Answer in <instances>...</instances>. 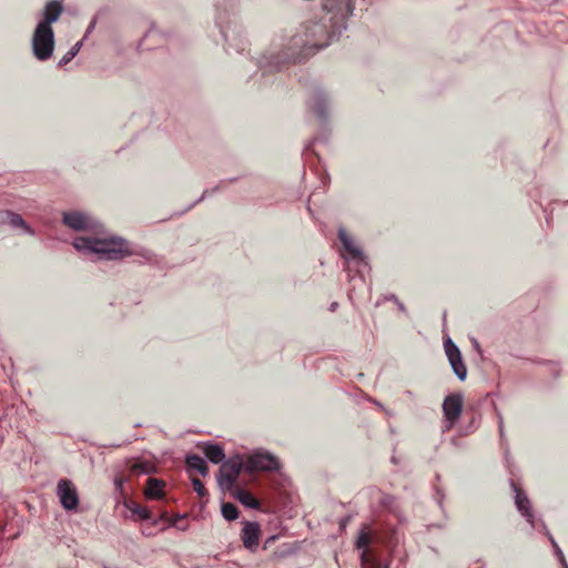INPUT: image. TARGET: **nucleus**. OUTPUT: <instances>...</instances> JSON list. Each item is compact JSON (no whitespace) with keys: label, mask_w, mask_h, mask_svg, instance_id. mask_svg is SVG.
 <instances>
[{"label":"nucleus","mask_w":568,"mask_h":568,"mask_svg":"<svg viewBox=\"0 0 568 568\" xmlns=\"http://www.w3.org/2000/svg\"><path fill=\"white\" fill-rule=\"evenodd\" d=\"M323 10L318 20L304 22L285 43L273 44L262 54L256 63L262 78L304 62L337 40L353 14L354 0H324Z\"/></svg>","instance_id":"1"},{"label":"nucleus","mask_w":568,"mask_h":568,"mask_svg":"<svg viewBox=\"0 0 568 568\" xmlns=\"http://www.w3.org/2000/svg\"><path fill=\"white\" fill-rule=\"evenodd\" d=\"M73 247L84 255L97 254L102 260L120 261L124 257L139 255L144 260L150 261L152 253L148 250L136 251L131 247L130 243L120 236L110 237H94V236H78L72 243Z\"/></svg>","instance_id":"2"},{"label":"nucleus","mask_w":568,"mask_h":568,"mask_svg":"<svg viewBox=\"0 0 568 568\" xmlns=\"http://www.w3.org/2000/svg\"><path fill=\"white\" fill-rule=\"evenodd\" d=\"M215 24L225 42V50H234L237 53H243L248 45L246 38L243 37V28L235 19H230L219 14Z\"/></svg>","instance_id":"3"},{"label":"nucleus","mask_w":568,"mask_h":568,"mask_svg":"<svg viewBox=\"0 0 568 568\" xmlns=\"http://www.w3.org/2000/svg\"><path fill=\"white\" fill-rule=\"evenodd\" d=\"M333 99L329 92L322 87H314L306 100L307 111L313 113L323 130L329 125Z\"/></svg>","instance_id":"4"},{"label":"nucleus","mask_w":568,"mask_h":568,"mask_svg":"<svg viewBox=\"0 0 568 568\" xmlns=\"http://www.w3.org/2000/svg\"><path fill=\"white\" fill-rule=\"evenodd\" d=\"M374 536L368 525H363L355 540V548L361 551L359 560L362 568H389V562H383L379 556L369 549Z\"/></svg>","instance_id":"5"},{"label":"nucleus","mask_w":568,"mask_h":568,"mask_svg":"<svg viewBox=\"0 0 568 568\" xmlns=\"http://www.w3.org/2000/svg\"><path fill=\"white\" fill-rule=\"evenodd\" d=\"M54 51V31L37 26L32 34V53L39 61L49 60Z\"/></svg>","instance_id":"6"},{"label":"nucleus","mask_w":568,"mask_h":568,"mask_svg":"<svg viewBox=\"0 0 568 568\" xmlns=\"http://www.w3.org/2000/svg\"><path fill=\"white\" fill-rule=\"evenodd\" d=\"M280 462L275 455L264 449H256L246 457V473H272L280 469Z\"/></svg>","instance_id":"7"},{"label":"nucleus","mask_w":568,"mask_h":568,"mask_svg":"<svg viewBox=\"0 0 568 568\" xmlns=\"http://www.w3.org/2000/svg\"><path fill=\"white\" fill-rule=\"evenodd\" d=\"M464 406V396L462 393H450L443 400V414L445 417L444 432L449 430L459 420Z\"/></svg>","instance_id":"8"},{"label":"nucleus","mask_w":568,"mask_h":568,"mask_svg":"<svg viewBox=\"0 0 568 568\" xmlns=\"http://www.w3.org/2000/svg\"><path fill=\"white\" fill-rule=\"evenodd\" d=\"M510 487L515 494L514 499L516 509L532 529L536 528L537 519L532 510L531 501L527 494L514 479H510Z\"/></svg>","instance_id":"9"},{"label":"nucleus","mask_w":568,"mask_h":568,"mask_svg":"<svg viewBox=\"0 0 568 568\" xmlns=\"http://www.w3.org/2000/svg\"><path fill=\"white\" fill-rule=\"evenodd\" d=\"M444 349L456 377L460 382L465 381L467 378V367L464 363L459 347L453 342L450 337H447L444 339Z\"/></svg>","instance_id":"10"},{"label":"nucleus","mask_w":568,"mask_h":568,"mask_svg":"<svg viewBox=\"0 0 568 568\" xmlns=\"http://www.w3.org/2000/svg\"><path fill=\"white\" fill-rule=\"evenodd\" d=\"M62 223L75 232L95 230L97 221L87 213L69 211L62 214Z\"/></svg>","instance_id":"11"},{"label":"nucleus","mask_w":568,"mask_h":568,"mask_svg":"<svg viewBox=\"0 0 568 568\" xmlns=\"http://www.w3.org/2000/svg\"><path fill=\"white\" fill-rule=\"evenodd\" d=\"M57 495L61 506L68 510H75L79 506V495L74 484L67 478H62L57 485Z\"/></svg>","instance_id":"12"},{"label":"nucleus","mask_w":568,"mask_h":568,"mask_svg":"<svg viewBox=\"0 0 568 568\" xmlns=\"http://www.w3.org/2000/svg\"><path fill=\"white\" fill-rule=\"evenodd\" d=\"M337 237L349 258L358 261V265L368 266L367 257L364 252L355 245L353 239L343 226L338 227Z\"/></svg>","instance_id":"13"},{"label":"nucleus","mask_w":568,"mask_h":568,"mask_svg":"<svg viewBox=\"0 0 568 568\" xmlns=\"http://www.w3.org/2000/svg\"><path fill=\"white\" fill-rule=\"evenodd\" d=\"M337 237L349 258L358 261V265L368 266L367 257L364 252L355 245L353 239L343 226L338 227Z\"/></svg>","instance_id":"14"},{"label":"nucleus","mask_w":568,"mask_h":568,"mask_svg":"<svg viewBox=\"0 0 568 568\" xmlns=\"http://www.w3.org/2000/svg\"><path fill=\"white\" fill-rule=\"evenodd\" d=\"M375 538L387 548L389 557L392 558L399 545L398 528L396 526L385 524L378 529Z\"/></svg>","instance_id":"15"},{"label":"nucleus","mask_w":568,"mask_h":568,"mask_svg":"<svg viewBox=\"0 0 568 568\" xmlns=\"http://www.w3.org/2000/svg\"><path fill=\"white\" fill-rule=\"evenodd\" d=\"M261 536V527L256 521H245L244 527L242 529L241 539L243 541V546L250 550L254 551L260 544Z\"/></svg>","instance_id":"16"},{"label":"nucleus","mask_w":568,"mask_h":568,"mask_svg":"<svg viewBox=\"0 0 568 568\" xmlns=\"http://www.w3.org/2000/svg\"><path fill=\"white\" fill-rule=\"evenodd\" d=\"M63 11V6L60 0H51L47 2L42 11V19L37 26L45 29H53L52 23L57 22Z\"/></svg>","instance_id":"17"},{"label":"nucleus","mask_w":568,"mask_h":568,"mask_svg":"<svg viewBox=\"0 0 568 568\" xmlns=\"http://www.w3.org/2000/svg\"><path fill=\"white\" fill-rule=\"evenodd\" d=\"M8 223L13 229L22 227L26 234L34 235V230L28 225L21 214L10 210L0 211V224Z\"/></svg>","instance_id":"18"},{"label":"nucleus","mask_w":568,"mask_h":568,"mask_svg":"<svg viewBox=\"0 0 568 568\" xmlns=\"http://www.w3.org/2000/svg\"><path fill=\"white\" fill-rule=\"evenodd\" d=\"M197 447L203 450L205 458L212 464H221L225 459L224 448L221 444L213 442L199 443Z\"/></svg>","instance_id":"19"},{"label":"nucleus","mask_w":568,"mask_h":568,"mask_svg":"<svg viewBox=\"0 0 568 568\" xmlns=\"http://www.w3.org/2000/svg\"><path fill=\"white\" fill-rule=\"evenodd\" d=\"M185 466L187 471H197L203 477L209 474L207 463L197 454H186Z\"/></svg>","instance_id":"20"},{"label":"nucleus","mask_w":568,"mask_h":568,"mask_svg":"<svg viewBox=\"0 0 568 568\" xmlns=\"http://www.w3.org/2000/svg\"><path fill=\"white\" fill-rule=\"evenodd\" d=\"M165 483L162 479L149 477L144 495L148 499H161L164 497Z\"/></svg>","instance_id":"21"},{"label":"nucleus","mask_w":568,"mask_h":568,"mask_svg":"<svg viewBox=\"0 0 568 568\" xmlns=\"http://www.w3.org/2000/svg\"><path fill=\"white\" fill-rule=\"evenodd\" d=\"M231 495L239 500L243 506L251 508V509H260L261 503L258 499H256L252 494H250L247 490H245L242 487H235Z\"/></svg>","instance_id":"22"},{"label":"nucleus","mask_w":568,"mask_h":568,"mask_svg":"<svg viewBox=\"0 0 568 568\" xmlns=\"http://www.w3.org/2000/svg\"><path fill=\"white\" fill-rule=\"evenodd\" d=\"M222 467H225L229 473L239 478L243 470L246 471V458L243 459L242 456L235 455L227 460L224 459Z\"/></svg>","instance_id":"23"},{"label":"nucleus","mask_w":568,"mask_h":568,"mask_svg":"<svg viewBox=\"0 0 568 568\" xmlns=\"http://www.w3.org/2000/svg\"><path fill=\"white\" fill-rule=\"evenodd\" d=\"M216 480L222 489L232 491L235 483L237 481V477L229 473L225 467L221 466L216 476Z\"/></svg>","instance_id":"24"},{"label":"nucleus","mask_w":568,"mask_h":568,"mask_svg":"<svg viewBox=\"0 0 568 568\" xmlns=\"http://www.w3.org/2000/svg\"><path fill=\"white\" fill-rule=\"evenodd\" d=\"M131 470L135 474L150 475L156 471V466L152 462L138 459L131 465Z\"/></svg>","instance_id":"25"},{"label":"nucleus","mask_w":568,"mask_h":568,"mask_svg":"<svg viewBox=\"0 0 568 568\" xmlns=\"http://www.w3.org/2000/svg\"><path fill=\"white\" fill-rule=\"evenodd\" d=\"M126 508L132 511V514L138 515L141 520H151L152 513L149 508L143 507L135 501H130L125 504Z\"/></svg>","instance_id":"26"},{"label":"nucleus","mask_w":568,"mask_h":568,"mask_svg":"<svg viewBox=\"0 0 568 568\" xmlns=\"http://www.w3.org/2000/svg\"><path fill=\"white\" fill-rule=\"evenodd\" d=\"M221 513L225 520L234 521L240 516V510L235 504L232 503H222L221 504Z\"/></svg>","instance_id":"27"},{"label":"nucleus","mask_w":568,"mask_h":568,"mask_svg":"<svg viewBox=\"0 0 568 568\" xmlns=\"http://www.w3.org/2000/svg\"><path fill=\"white\" fill-rule=\"evenodd\" d=\"M379 505L390 514L397 511V509L399 508L397 498L389 494L382 495V497L379 498Z\"/></svg>","instance_id":"28"},{"label":"nucleus","mask_w":568,"mask_h":568,"mask_svg":"<svg viewBox=\"0 0 568 568\" xmlns=\"http://www.w3.org/2000/svg\"><path fill=\"white\" fill-rule=\"evenodd\" d=\"M222 184H223V181L220 182L217 185H215L214 187H212L211 190H204L202 195L195 200L193 203H191L187 207H185L182 212L179 213V215L192 210L196 204H199L200 202H202L206 196L213 194V193H216L221 190L222 187Z\"/></svg>","instance_id":"29"},{"label":"nucleus","mask_w":568,"mask_h":568,"mask_svg":"<svg viewBox=\"0 0 568 568\" xmlns=\"http://www.w3.org/2000/svg\"><path fill=\"white\" fill-rule=\"evenodd\" d=\"M549 541L554 548V555L557 557L561 568H568L567 560L565 558V555L560 547L558 546L557 541L555 540L552 535H549Z\"/></svg>","instance_id":"30"},{"label":"nucleus","mask_w":568,"mask_h":568,"mask_svg":"<svg viewBox=\"0 0 568 568\" xmlns=\"http://www.w3.org/2000/svg\"><path fill=\"white\" fill-rule=\"evenodd\" d=\"M292 554H294L293 547L288 544H284L278 549H276L272 556H273V558L281 559V558H286V557L291 556Z\"/></svg>","instance_id":"31"},{"label":"nucleus","mask_w":568,"mask_h":568,"mask_svg":"<svg viewBox=\"0 0 568 568\" xmlns=\"http://www.w3.org/2000/svg\"><path fill=\"white\" fill-rule=\"evenodd\" d=\"M187 518L186 514H178L171 518L170 523L172 526L176 527L180 530H186L187 524L185 523Z\"/></svg>","instance_id":"32"},{"label":"nucleus","mask_w":568,"mask_h":568,"mask_svg":"<svg viewBox=\"0 0 568 568\" xmlns=\"http://www.w3.org/2000/svg\"><path fill=\"white\" fill-rule=\"evenodd\" d=\"M192 486L200 498H207V490L199 478H192Z\"/></svg>","instance_id":"33"},{"label":"nucleus","mask_w":568,"mask_h":568,"mask_svg":"<svg viewBox=\"0 0 568 568\" xmlns=\"http://www.w3.org/2000/svg\"><path fill=\"white\" fill-rule=\"evenodd\" d=\"M541 364H546L548 365V372L549 374L555 378H559L560 377V374H561V368H560V365L556 362H551V361H542L540 362Z\"/></svg>","instance_id":"34"},{"label":"nucleus","mask_w":568,"mask_h":568,"mask_svg":"<svg viewBox=\"0 0 568 568\" xmlns=\"http://www.w3.org/2000/svg\"><path fill=\"white\" fill-rule=\"evenodd\" d=\"M496 416H497V420H498V432H499L500 442H501V445L504 446V445H506L504 418H503L501 413L497 409H496Z\"/></svg>","instance_id":"35"},{"label":"nucleus","mask_w":568,"mask_h":568,"mask_svg":"<svg viewBox=\"0 0 568 568\" xmlns=\"http://www.w3.org/2000/svg\"><path fill=\"white\" fill-rule=\"evenodd\" d=\"M384 301H390V302H394V305H397V308L402 312V313H406L407 310H406V306L398 300V297L395 295V294H388V295H384Z\"/></svg>","instance_id":"36"},{"label":"nucleus","mask_w":568,"mask_h":568,"mask_svg":"<svg viewBox=\"0 0 568 568\" xmlns=\"http://www.w3.org/2000/svg\"><path fill=\"white\" fill-rule=\"evenodd\" d=\"M73 59H74V55H72V54L70 53V51H68V52H67V53H65V54H64V55L59 60L58 65H59V67H64V65H67L69 62H71V60H73Z\"/></svg>","instance_id":"37"},{"label":"nucleus","mask_w":568,"mask_h":568,"mask_svg":"<svg viewBox=\"0 0 568 568\" xmlns=\"http://www.w3.org/2000/svg\"><path fill=\"white\" fill-rule=\"evenodd\" d=\"M393 515L398 519L399 524L407 523V517L403 514L400 507L397 509V511H394Z\"/></svg>","instance_id":"38"},{"label":"nucleus","mask_w":568,"mask_h":568,"mask_svg":"<svg viewBox=\"0 0 568 568\" xmlns=\"http://www.w3.org/2000/svg\"><path fill=\"white\" fill-rule=\"evenodd\" d=\"M82 48V41H78L77 43H74L71 48H70V53L72 55H77L79 53V51L81 50Z\"/></svg>","instance_id":"39"},{"label":"nucleus","mask_w":568,"mask_h":568,"mask_svg":"<svg viewBox=\"0 0 568 568\" xmlns=\"http://www.w3.org/2000/svg\"><path fill=\"white\" fill-rule=\"evenodd\" d=\"M352 517L349 515L342 517L338 521L339 529L344 530L348 523L351 521Z\"/></svg>","instance_id":"40"},{"label":"nucleus","mask_w":568,"mask_h":568,"mask_svg":"<svg viewBox=\"0 0 568 568\" xmlns=\"http://www.w3.org/2000/svg\"><path fill=\"white\" fill-rule=\"evenodd\" d=\"M95 26H97V18L94 17L87 28L84 39L94 30Z\"/></svg>","instance_id":"41"},{"label":"nucleus","mask_w":568,"mask_h":568,"mask_svg":"<svg viewBox=\"0 0 568 568\" xmlns=\"http://www.w3.org/2000/svg\"><path fill=\"white\" fill-rule=\"evenodd\" d=\"M123 484H124V479L122 477H116L114 479V485H115L116 490L122 491Z\"/></svg>","instance_id":"42"},{"label":"nucleus","mask_w":568,"mask_h":568,"mask_svg":"<svg viewBox=\"0 0 568 568\" xmlns=\"http://www.w3.org/2000/svg\"><path fill=\"white\" fill-rule=\"evenodd\" d=\"M277 539V536L273 535V536H270L265 542H264V548H268L275 540Z\"/></svg>","instance_id":"43"},{"label":"nucleus","mask_w":568,"mask_h":568,"mask_svg":"<svg viewBox=\"0 0 568 568\" xmlns=\"http://www.w3.org/2000/svg\"><path fill=\"white\" fill-rule=\"evenodd\" d=\"M540 528H541V531L549 538V535H551V534L548 530L547 525L542 520H540Z\"/></svg>","instance_id":"44"},{"label":"nucleus","mask_w":568,"mask_h":568,"mask_svg":"<svg viewBox=\"0 0 568 568\" xmlns=\"http://www.w3.org/2000/svg\"><path fill=\"white\" fill-rule=\"evenodd\" d=\"M318 140H320L318 138H314L313 140H311V141L308 142V144L306 145L305 150H306V151H311V150H312L313 144H314L316 141H318Z\"/></svg>","instance_id":"45"},{"label":"nucleus","mask_w":568,"mask_h":568,"mask_svg":"<svg viewBox=\"0 0 568 568\" xmlns=\"http://www.w3.org/2000/svg\"><path fill=\"white\" fill-rule=\"evenodd\" d=\"M337 306H338V303H337V302H333V303L331 304V306H329V310H331V311H335V310L337 308Z\"/></svg>","instance_id":"46"},{"label":"nucleus","mask_w":568,"mask_h":568,"mask_svg":"<svg viewBox=\"0 0 568 568\" xmlns=\"http://www.w3.org/2000/svg\"><path fill=\"white\" fill-rule=\"evenodd\" d=\"M432 527H434V528H439V529H440V528H443V527H444V525H442V524H434V525H429V526H428V528H432Z\"/></svg>","instance_id":"47"},{"label":"nucleus","mask_w":568,"mask_h":568,"mask_svg":"<svg viewBox=\"0 0 568 568\" xmlns=\"http://www.w3.org/2000/svg\"><path fill=\"white\" fill-rule=\"evenodd\" d=\"M474 346L477 351L480 349L479 343L476 339L474 341Z\"/></svg>","instance_id":"48"},{"label":"nucleus","mask_w":568,"mask_h":568,"mask_svg":"<svg viewBox=\"0 0 568 568\" xmlns=\"http://www.w3.org/2000/svg\"><path fill=\"white\" fill-rule=\"evenodd\" d=\"M373 403H374L376 406H378V407H381V408H384V406H383L379 402H377V400H375V399H374V400H373Z\"/></svg>","instance_id":"49"},{"label":"nucleus","mask_w":568,"mask_h":568,"mask_svg":"<svg viewBox=\"0 0 568 568\" xmlns=\"http://www.w3.org/2000/svg\"><path fill=\"white\" fill-rule=\"evenodd\" d=\"M390 460H392V463H393V464H395V465H396V464H398V459H397L395 456H393Z\"/></svg>","instance_id":"50"},{"label":"nucleus","mask_w":568,"mask_h":568,"mask_svg":"<svg viewBox=\"0 0 568 568\" xmlns=\"http://www.w3.org/2000/svg\"><path fill=\"white\" fill-rule=\"evenodd\" d=\"M236 181H237V178H231V179L227 180V182H230V183H234Z\"/></svg>","instance_id":"51"},{"label":"nucleus","mask_w":568,"mask_h":568,"mask_svg":"<svg viewBox=\"0 0 568 568\" xmlns=\"http://www.w3.org/2000/svg\"><path fill=\"white\" fill-rule=\"evenodd\" d=\"M438 505H439L440 508L443 507V496L439 498Z\"/></svg>","instance_id":"52"},{"label":"nucleus","mask_w":568,"mask_h":568,"mask_svg":"<svg viewBox=\"0 0 568 568\" xmlns=\"http://www.w3.org/2000/svg\"><path fill=\"white\" fill-rule=\"evenodd\" d=\"M406 394H408V396H412V392L410 390H406Z\"/></svg>","instance_id":"53"}]
</instances>
